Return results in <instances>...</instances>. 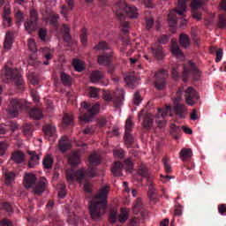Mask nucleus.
I'll list each match as a JSON object with an SVG mask.
<instances>
[{"instance_id":"ea45409f","label":"nucleus","mask_w":226,"mask_h":226,"mask_svg":"<svg viewBox=\"0 0 226 226\" xmlns=\"http://www.w3.org/2000/svg\"><path fill=\"white\" fill-rule=\"evenodd\" d=\"M117 93H123V91H117L113 94H110V92H104L103 98L106 102H113L114 103V100H116V94H117Z\"/></svg>"},{"instance_id":"4d7b16f0","label":"nucleus","mask_w":226,"mask_h":226,"mask_svg":"<svg viewBox=\"0 0 226 226\" xmlns=\"http://www.w3.org/2000/svg\"><path fill=\"white\" fill-rule=\"evenodd\" d=\"M171 75L175 80H177V79H179V77H181V72H179V68L172 67Z\"/></svg>"},{"instance_id":"c756f323","label":"nucleus","mask_w":226,"mask_h":226,"mask_svg":"<svg viewBox=\"0 0 226 226\" xmlns=\"http://www.w3.org/2000/svg\"><path fill=\"white\" fill-rule=\"evenodd\" d=\"M13 36L14 34L12 31H8L5 34V40L4 42V49H11V45L13 43Z\"/></svg>"},{"instance_id":"a878e982","label":"nucleus","mask_w":226,"mask_h":226,"mask_svg":"<svg viewBox=\"0 0 226 226\" xmlns=\"http://www.w3.org/2000/svg\"><path fill=\"white\" fill-rule=\"evenodd\" d=\"M66 2L68 7L66 5H63L60 11L61 15H63L64 19H68V11H72V10L74 8L73 0H66Z\"/></svg>"},{"instance_id":"f3484780","label":"nucleus","mask_w":226,"mask_h":226,"mask_svg":"<svg viewBox=\"0 0 226 226\" xmlns=\"http://www.w3.org/2000/svg\"><path fill=\"white\" fill-rule=\"evenodd\" d=\"M36 184V175L33 173H26L24 177V182L23 185L26 190H29V188H33L34 185Z\"/></svg>"},{"instance_id":"dca6fc26","label":"nucleus","mask_w":226,"mask_h":226,"mask_svg":"<svg viewBox=\"0 0 226 226\" xmlns=\"http://www.w3.org/2000/svg\"><path fill=\"white\" fill-rule=\"evenodd\" d=\"M113 52L110 53H102L98 56L97 57V63L100 64V66H110V64L112 63V56Z\"/></svg>"},{"instance_id":"bf43d9fd","label":"nucleus","mask_w":226,"mask_h":226,"mask_svg":"<svg viewBox=\"0 0 226 226\" xmlns=\"http://www.w3.org/2000/svg\"><path fill=\"white\" fill-rule=\"evenodd\" d=\"M113 156L115 158H120V159L124 158V150H123V149H116V150H114Z\"/></svg>"},{"instance_id":"cd10ccee","label":"nucleus","mask_w":226,"mask_h":226,"mask_svg":"<svg viewBox=\"0 0 226 226\" xmlns=\"http://www.w3.org/2000/svg\"><path fill=\"white\" fill-rule=\"evenodd\" d=\"M124 80L127 86H129V87H132V89H134V87L139 86V79L133 75L125 76Z\"/></svg>"},{"instance_id":"473e14b6","label":"nucleus","mask_w":226,"mask_h":226,"mask_svg":"<svg viewBox=\"0 0 226 226\" xmlns=\"http://www.w3.org/2000/svg\"><path fill=\"white\" fill-rule=\"evenodd\" d=\"M22 132L26 137H31L33 132H34V127L31 124H25L22 126Z\"/></svg>"},{"instance_id":"423d86ee","label":"nucleus","mask_w":226,"mask_h":226,"mask_svg":"<svg viewBox=\"0 0 226 226\" xmlns=\"http://www.w3.org/2000/svg\"><path fill=\"white\" fill-rule=\"evenodd\" d=\"M25 31L28 34H33L38 29V11L35 9L30 10V17L24 23Z\"/></svg>"},{"instance_id":"680f3d73","label":"nucleus","mask_w":226,"mask_h":226,"mask_svg":"<svg viewBox=\"0 0 226 226\" xmlns=\"http://www.w3.org/2000/svg\"><path fill=\"white\" fill-rule=\"evenodd\" d=\"M63 123L64 124H72L73 123V117L72 115H64L63 117Z\"/></svg>"},{"instance_id":"8fccbe9b","label":"nucleus","mask_w":226,"mask_h":226,"mask_svg":"<svg viewBox=\"0 0 226 226\" xmlns=\"http://www.w3.org/2000/svg\"><path fill=\"white\" fill-rule=\"evenodd\" d=\"M172 114V106L166 104L163 108H158V114Z\"/></svg>"},{"instance_id":"4c0bfd02","label":"nucleus","mask_w":226,"mask_h":226,"mask_svg":"<svg viewBox=\"0 0 226 226\" xmlns=\"http://www.w3.org/2000/svg\"><path fill=\"white\" fill-rule=\"evenodd\" d=\"M171 53L177 57H181L183 56V51H181V49H179V45H177V42H172Z\"/></svg>"},{"instance_id":"052dcab7","label":"nucleus","mask_w":226,"mask_h":226,"mask_svg":"<svg viewBox=\"0 0 226 226\" xmlns=\"http://www.w3.org/2000/svg\"><path fill=\"white\" fill-rule=\"evenodd\" d=\"M141 102H142V97L140 96V93L136 92L133 97L134 105H140Z\"/></svg>"},{"instance_id":"864d4df0","label":"nucleus","mask_w":226,"mask_h":226,"mask_svg":"<svg viewBox=\"0 0 226 226\" xmlns=\"http://www.w3.org/2000/svg\"><path fill=\"white\" fill-rule=\"evenodd\" d=\"M38 36L41 41H46L47 38V28H40L38 31Z\"/></svg>"},{"instance_id":"2f4dec72","label":"nucleus","mask_w":226,"mask_h":226,"mask_svg":"<svg viewBox=\"0 0 226 226\" xmlns=\"http://www.w3.org/2000/svg\"><path fill=\"white\" fill-rule=\"evenodd\" d=\"M47 20L49 22L50 26L53 27H57L59 21V14L49 13L47 17Z\"/></svg>"},{"instance_id":"6e6552de","label":"nucleus","mask_w":226,"mask_h":226,"mask_svg":"<svg viewBox=\"0 0 226 226\" xmlns=\"http://www.w3.org/2000/svg\"><path fill=\"white\" fill-rule=\"evenodd\" d=\"M128 218H130V210L126 207H122L120 208V215H117L116 210L110 211L109 222L114 224L118 220L119 223H124Z\"/></svg>"},{"instance_id":"393cba45","label":"nucleus","mask_w":226,"mask_h":226,"mask_svg":"<svg viewBox=\"0 0 226 226\" xmlns=\"http://www.w3.org/2000/svg\"><path fill=\"white\" fill-rule=\"evenodd\" d=\"M193 156L192 148H183L179 153V158L182 162H188Z\"/></svg>"},{"instance_id":"5fc2aeb1","label":"nucleus","mask_w":226,"mask_h":226,"mask_svg":"<svg viewBox=\"0 0 226 226\" xmlns=\"http://www.w3.org/2000/svg\"><path fill=\"white\" fill-rule=\"evenodd\" d=\"M192 10H199V8H202V2L200 0H192L191 2Z\"/></svg>"},{"instance_id":"5701e85b","label":"nucleus","mask_w":226,"mask_h":226,"mask_svg":"<svg viewBox=\"0 0 226 226\" xmlns=\"http://www.w3.org/2000/svg\"><path fill=\"white\" fill-rule=\"evenodd\" d=\"M11 160H13L15 163H24V162H26V154L20 150H18L12 153Z\"/></svg>"},{"instance_id":"e433bc0d","label":"nucleus","mask_w":226,"mask_h":226,"mask_svg":"<svg viewBox=\"0 0 226 226\" xmlns=\"http://www.w3.org/2000/svg\"><path fill=\"white\" fill-rule=\"evenodd\" d=\"M61 82L64 86H72V76L62 72L60 75Z\"/></svg>"},{"instance_id":"0e129e2a","label":"nucleus","mask_w":226,"mask_h":226,"mask_svg":"<svg viewBox=\"0 0 226 226\" xmlns=\"http://www.w3.org/2000/svg\"><path fill=\"white\" fill-rule=\"evenodd\" d=\"M158 41L161 45H165L166 43H169V35L162 34L159 36Z\"/></svg>"},{"instance_id":"4be33fe9","label":"nucleus","mask_w":226,"mask_h":226,"mask_svg":"<svg viewBox=\"0 0 226 226\" xmlns=\"http://www.w3.org/2000/svg\"><path fill=\"white\" fill-rule=\"evenodd\" d=\"M46 186H47V179L43 177L41 178L34 188V193L35 195H41V193L45 192Z\"/></svg>"},{"instance_id":"603ef678","label":"nucleus","mask_w":226,"mask_h":226,"mask_svg":"<svg viewBox=\"0 0 226 226\" xmlns=\"http://www.w3.org/2000/svg\"><path fill=\"white\" fill-rule=\"evenodd\" d=\"M218 27L220 29H225L226 27V17L225 15H219Z\"/></svg>"},{"instance_id":"69168bd1","label":"nucleus","mask_w":226,"mask_h":226,"mask_svg":"<svg viewBox=\"0 0 226 226\" xmlns=\"http://www.w3.org/2000/svg\"><path fill=\"white\" fill-rule=\"evenodd\" d=\"M215 63H220L222 61V57H223V49H218L215 53Z\"/></svg>"},{"instance_id":"a18cd8bd","label":"nucleus","mask_w":226,"mask_h":226,"mask_svg":"<svg viewBox=\"0 0 226 226\" xmlns=\"http://www.w3.org/2000/svg\"><path fill=\"white\" fill-rule=\"evenodd\" d=\"M72 65L74 66V69L76 72H84L85 67H84V64H82V62H80V60L79 59H74L72 62Z\"/></svg>"},{"instance_id":"bb28decb","label":"nucleus","mask_w":226,"mask_h":226,"mask_svg":"<svg viewBox=\"0 0 226 226\" xmlns=\"http://www.w3.org/2000/svg\"><path fill=\"white\" fill-rule=\"evenodd\" d=\"M111 172L116 177L123 176V163L117 162L114 163Z\"/></svg>"},{"instance_id":"412c9836","label":"nucleus","mask_w":226,"mask_h":226,"mask_svg":"<svg viewBox=\"0 0 226 226\" xmlns=\"http://www.w3.org/2000/svg\"><path fill=\"white\" fill-rule=\"evenodd\" d=\"M114 99V107H115V112L120 113L121 112V105H123V102L124 100V94L121 92H118L115 94Z\"/></svg>"},{"instance_id":"c03bdc74","label":"nucleus","mask_w":226,"mask_h":226,"mask_svg":"<svg viewBox=\"0 0 226 226\" xmlns=\"http://www.w3.org/2000/svg\"><path fill=\"white\" fill-rule=\"evenodd\" d=\"M124 142L125 145L127 146V147H130V146H132L133 144V142H135V138L133 137V135H132L131 132L129 133H124Z\"/></svg>"},{"instance_id":"20e7f679","label":"nucleus","mask_w":226,"mask_h":226,"mask_svg":"<svg viewBox=\"0 0 226 226\" xmlns=\"http://www.w3.org/2000/svg\"><path fill=\"white\" fill-rule=\"evenodd\" d=\"M186 12V0H179L177 8L169 14V22L173 27L180 23V26H186V19L183 15Z\"/></svg>"},{"instance_id":"79ce46f5","label":"nucleus","mask_w":226,"mask_h":226,"mask_svg":"<svg viewBox=\"0 0 226 226\" xmlns=\"http://www.w3.org/2000/svg\"><path fill=\"white\" fill-rule=\"evenodd\" d=\"M162 163L164 165V170L166 174H172V166L170 164V161L169 160V158L164 157L162 159Z\"/></svg>"},{"instance_id":"7ed1b4c3","label":"nucleus","mask_w":226,"mask_h":226,"mask_svg":"<svg viewBox=\"0 0 226 226\" xmlns=\"http://www.w3.org/2000/svg\"><path fill=\"white\" fill-rule=\"evenodd\" d=\"M9 114H20V112H28V114H42L40 108H31L27 103L22 102L19 99L12 98L7 108Z\"/></svg>"},{"instance_id":"7c9ffc66","label":"nucleus","mask_w":226,"mask_h":226,"mask_svg":"<svg viewBox=\"0 0 226 226\" xmlns=\"http://www.w3.org/2000/svg\"><path fill=\"white\" fill-rule=\"evenodd\" d=\"M88 162L90 165H100V163L102 162V156H100V154H98V152H94L89 156Z\"/></svg>"},{"instance_id":"c9c22d12","label":"nucleus","mask_w":226,"mask_h":226,"mask_svg":"<svg viewBox=\"0 0 226 226\" xmlns=\"http://www.w3.org/2000/svg\"><path fill=\"white\" fill-rule=\"evenodd\" d=\"M42 165L44 169H52V165H54V159L51 155H46L42 161Z\"/></svg>"},{"instance_id":"f8f14e48","label":"nucleus","mask_w":226,"mask_h":226,"mask_svg":"<svg viewBox=\"0 0 226 226\" xmlns=\"http://www.w3.org/2000/svg\"><path fill=\"white\" fill-rule=\"evenodd\" d=\"M167 77H169V72L163 69L155 74L154 87L157 88L158 91H162L166 87Z\"/></svg>"},{"instance_id":"72a5a7b5","label":"nucleus","mask_w":226,"mask_h":226,"mask_svg":"<svg viewBox=\"0 0 226 226\" xmlns=\"http://www.w3.org/2000/svg\"><path fill=\"white\" fill-rule=\"evenodd\" d=\"M179 41H180L181 47H183L184 49H186V47L190 46V42H191L190 36L185 34H181L179 36Z\"/></svg>"},{"instance_id":"9d476101","label":"nucleus","mask_w":226,"mask_h":226,"mask_svg":"<svg viewBox=\"0 0 226 226\" xmlns=\"http://www.w3.org/2000/svg\"><path fill=\"white\" fill-rule=\"evenodd\" d=\"M4 74L8 80H14L18 87L24 85V78H22L19 70L5 66Z\"/></svg>"},{"instance_id":"a211bd4d","label":"nucleus","mask_w":226,"mask_h":226,"mask_svg":"<svg viewBox=\"0 0 226 226\" xmlns=\"http://www.w3.org/2000/svg\"><path fill=\"white\" fill-rule=\"evenodd\" d=\"M70 147H72L70 138L68 136H63L59 140L58 149L61 151V153H66Z\"/></svg>"},{"instance_id":"b1692460","label":"nucleus","mask_w":226,"mask_h":226,"mask_svg":"<svg viewBox=\"0 0 226 226\" xmlns=\"http://www.w3.org/2000/svg\"><path fill=\"white\" fill-rule=\"evenodd\" d=\"M139 119H143V126L145 128H151L153 126V117L151 114H140L139 115Z\"/></svg>"},{"instance_id":"a19ab883","label":"nucleus","mask_w":226,"mask_h":226,"mask_svg":"<svg viewBox=\"0 0 226 226\" xmlns=\"http://www.w3.org/2000/svg\"><path fill=\"white\" fill-rule=\"evenodd\" d=\"M95 50H110V45L105 41H101L95 47Z\"/></svg>"},{"instance_id":"f257e3e1","label":"nucleus","mask_w":226,"mask_h":226,"mask_svg":"<svg viewBox=\"0 0 226 226\" xmlns=\"http://www.w3.org/2000/svg\"><path fill=\"white\" fill-rule=\"evenodd\" d=\"M109 192V186L102 187L90 201V215L95 222H100L102 216L107 213V199Z\"/></svg>"},{"instance_id":"774afa93","label":"nucleus","mask_w":226,"mask_h":226,"mask_svg":"<svg viewBox=\"0 0 226 226\" xmlns=\"http://www.w3.org/2000/svg\"><path fill=\"white\" fill-rule=\"evenodd\" d=\"M218 211L220 215H222V216H226V206L224 204L219 206Z\"/></svg>"},{"instance_id":"de8ad7c7","label":"nucleus","mask_w":226,"mask_h":226,"mask_svg":"<svg viewBox=\"0 0 226 226\" xmlns=\"http://www.w3.org/2000/svg\"><path fill=\"white\" fill-rule=\"evenodd\" d=\"M14 17L16 19L17 24H20L24 20V12L19 9L14 10Z\"/></svg>"},{"instance_id":"f03ea898","label":"nucleus","mask_w":226,"mask_h":226,"mask_svg":"<svg viewBox=\"0 0 226 226\" xmlns=\"http://www.w3.org/2000/svg\"><path fill=\"white\" fill-rule=\"evenodd\" d=\"M113 11L117 20H120L122 27L125 28L130 26V23L124 21V19H126V17H129L130 19H137L139 15V12H137V7L130 6L124 1H118L113 6Z\"/></svg>"},{"instance_id":"f704fd0d","label":"nucleus","mask_w":226,"mask_h":226,"mask_svg":"<svg viewBox=\"0 0 226 226\" xmlns=\"http://www.w3.org/2000/svg\"><path fill=\"white\" fill-rule=\"evenodd\" d=\"M3 172L5 176V184L11 185L15 181V173L4 170H3Z\"/></svg>"},{"instance_id":"58836bf2","label":"nucleus","mask_w":226,"mask_h":226,"mask_svg":"<svg viewBox=\"0 0 226 226\" xmlns=\"http://www.w3.org/2000/svg\"><path fill=\"white\" fill-rule=\"evenodd\" d=\"M165 117H167V115H163V114H158L155 117V123L157 124V126L163 128V126H165Z\"/></svg>"},{"instance_id":"39448f33","label":"nucleus","mask_w":226,"mask_h":226,"mask_svg":"<svg viewBox=\"0 0 226 226\" xmlns=\"http://www.w3.org/2000/svg\"><path fill=\"white\" fill-rule=\"evenodd\" d=\"M87 177H96V170L89 169L87 171H84V170H79L78 171H73L72 169L67 170L66 171V179L70 185L74 181H78L79 185H82L84 181H86Z\"/></svg>"},{"instance_id":"3c124183","label":"nucleus","mask_w":226,"mask_h":226,"mask_svg":"<svg viewBox=\"0 0 226 226\" xmlns=\"http://www.w3.org/2000/svg\"><path fill=\"white\" fill-rule=\"evenodd\" d=\"M124 165H125V170L126 172H129V174H132L133 172L134 165L132 160L127 159L124 161Z\"/></svg>"},{"instance_id":"1a4fd4ad","label":"nucleus","mask_w":226,"mask_h":226,"mask_svg":"<svg viewBox=\"0 0 226 226\" xmlns=\"http://www.w3.org/2000/svg\"><path fill=\"white\" fill-rule=\"evenodd\" d=\"M183 94H185V87L178 88L176 95L172 97V101L175 103L173 107V112L176 114H185L186 112V106L185 104L179 103L183 100Z\"/></svg>"},{"instance_id":"13d9d810","label":"nucleus","mask_w":226,"mask_h":226,"mask_svg":"<svg viewBox=\"0 0 226 226\" xmlns=\"http://www.w3.org/2000/svg\"><path fill=\"white\" fill-rule=\"evenodd\" d=\"M80 40L83 45H86V43H87V31L86 30V28H83L81 30Z\"/></svg>"},{"instance_id":"9b49d317","label":"nucleus","mask_w":226,"mask_h":226,"mask_svg":"<svg viewBox=\"0 0 226 226\" xmlns=\"http://www.w3.org/2000/svg\"><path fill=\"white\" fill-rule=\"evenodd\" d=\"M77 146L78 147H81V150L72 152L69 157V163L70 165H72V167H76V165H79V163H80V154L87 151V149L86 148L87 147V145H86V143L79 141L77 143Z\"/></svg>"},{"instance_id":"09e8293b","label":"nucleus","mask_w":226,"mask_h":226,"mask_svg":"<svg viewBox=\"0 0 226 226\" xmlns=\"http://www.w3.org/2000/svg\"><path fill=\"white\" fill-rule=\"evenodd\" d=\"M88 94L90 98H98V96H100V89L94 87H90L88 88Z\"/></svg>"},{"instance_id":"0eeeda50","label":"nucleus","mask_w":226,"mask_h":226,"mask_svg":"<svg viewBox=\"0 0 226 226\" xmlns=\"http://www.w3.org/2000/svg\"><path fill=\"white\" fill-rule=\"evenodd\" d=\"M191 73L192 74L194 80H199V79H200V71H199L195 64H193L192 61H189L188 64L184 66L182 80L188 82V79Z\"/></svg>"},{"instance_id":"6e6d98bb","label":"nucleus","mask_w":226,"mask_h":226,"mask_svg":"<svg viewBox=\"0 0 226 226\" xmlns=\"http://www.w3.org/2000/svg\"><path fill=\"white\" fill-rule=\"evenodd\" d=\"M3 26L4 27H10L11 26V18L8 15H3Z\"/></svg>"},{"instance_id":"49530a36","label":"nucleus","mask_w":226,"mask_h":226,"mask_svg":"<svg viewBox=\"0 0 226 226\" xmlns=\"http://www.w3.org/2000/svg\"><path fill=\"white\" fill-rule=\"evenodd\" d=\"M132 128H133V118L132 117H129L125 121L124 133H131Z\"/></svg>"},{"instance_id":"ddd939ff","label":"nucleus","mask_w":226,"mask_h":226,"mask_svg":"<svg viewBox=\"0 0 226 226\" xmlns=\"http://www.w3.org/2000/svg\"><path fill=\"white\" fill-rule=\"evenodd\" d=\"M184 94L187 105L193 106L197 102H199V93H197V91H195L192 87H188L185 89L184 88Z\"/></svg>"},{"instance_id":"338daca9","label":"nucleus","mask_w":226,"mask_h":226,"mask_svg":"<svg viewBox=\"0 0 226 226\" xmlns=\"http://www.w3.org/2000/svg\"><path fill=\"white\" fill-rule=\"evenodd\" d=\"M154 26V20L153 19L146 18V27L147 31Z\"/></svg>"},{"instance_id":"37998d69","label":"nucleus","mask_w":226,"mask_h":226,"mask_svg":"<svg viewBox=\"0 0 226 226\" xmlns=\"http://www.w3.org/2000/svg\"><path fill=\"white\" fill-rule=\"evenodd\" d=\"M94 117V114H83L79 117V119L80 123H90V121H93Z\"/></svg>"},{"instance_id":"e2e57ef3","label":"nucleus","mask_w":226,"mask_h":226,"mask_svg":"<svg viewBox=\"0 0 226 226\" xmlns=\"http://www.w3.org/2000/svg\"><path fill=\"white\" fill-rule=\"evenodd\" d=\"M28 49H29L30 52H33L34 54V52H36L38 50L36 49V42H34V40L28 41Z\"/></svg>"},{"instance_id":"6ab92c4d","label":"nucleus","mask_w":226,"mask_h":226,"mask_svg":"<svg viewBox=\"0 0 226 226\" xmlns=\"http://www.w3.org/2000/svg\"><path fill=\"white\" fill-rule=\"evenodd\" d=\"M151 52L154 57L159 61L165 57V55L163 54V48L158 44L151 46Z\"/></svg>"},{"instance_id":"c85d7f7f","label":"nucleus","mask_w":226,"mask_h":226,"mask_svg":"<svg viewBox=\"0 0 226 226\" xmlns=\"http://www.w3.org/2000/svg\"><path fill=\"white\" fill-rule=\"evenodd\" d=\"M104 74L101 71H94L90 75V80L93 84H98L100 80H102Z\"/></svg>"},{"instance_id":"aec40b11","label":"nucleus","mask_w":226,"mask_h":226,"mask_svg":"<svg viewBox=\"0 0 226 226\" xmlns=\"http://www.w3.org/2000/svg\"><path fill=\"white\" fill-rule=\"evenodd\" d=\"M27 153L30 156L28 167L29 169H34L36 165L40 164V154H36L34 151H28Z\"/></svg>"},{"instance_id":"2eb2a0df","label":"nucleus","mask_w":226,"mask_h":226,"mask_svg":"<svg viewBox=\"0 0 226 226\" xmlns=\"http://www.w3.org/2000/svg\"><path fill=\"white\" fill-rule=\"evenodd\" d=\"M42 130L45 134V138L48 139V140H56L57 139V130L56 129V125L52 124H46L42 127Z\"/></svg>"},{"instance_id":"4468645a","label":"nucleus","mask_w":226,"mask_h":226,"mask_svg":"<svg viewBox=\"0 0 226 226\" xmlns=\"http://www.w3.org/2000/svg\"><path fill=\"white\" fill-rule=\"evenodd\" d=\"M102 106L100 102L91 103L87 102H82L80 104V109L88 112V114H98Z\"/></svg>"}]
</instances>
